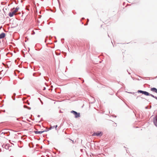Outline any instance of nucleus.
Returning <instances> with one entry per match:
<instances>
[{
    "label": "nucleus",
    "instance_id": "obj_1",
    "mask_svg": "<svg viewBox=\"0 0 157 157\" xmlns=\"http://www.w3.org/2000/svg\"><path fill=\"white\" fill-rule=\"evenodd\" d=\"M19 9V8L17 7L14 10H12V12L10 13V17L13 16L14 15H15L16 13L18 11Z\"/></svg>",
    "mask_w": 157,
    "mask_h": 157
},
{
    "label": "nucleus",
    "instance_id": "obj_2",
    "mask_svg": "<svg viewBox=\"0 0 157 157\" xmlns=\"http://www.w3.org/2000/svg\"><path fill=\"white\" fill-rule=\"evenodd\" d=\"M71 113H73L75 115V117L76 118H78L80 117V113H78L76 112L73 110H72Z\"/></svg>",
    "mask_w": 157,
    "mask_h": 157
},
{
    "label": "nucleus",
    "instance_id": "obj_3",
    "mask_svg": "<svg viewBox=\"0 0 157 157\" xmlns=\"http://www.w3.org/2000/svg\"><path fill=\"white\" fill-rule=\"evenodd\" d=\"M102 135V133L101 132H96L94 133L93 135V136H101Z\"/></svg>",
    "mask_w": 157,
    "mask_h": 157
},
{
    "label": "nucleus",
    "instance_id": "obj_4",
    "mask_svg": "<svg viewBox=\"0 0 157 157\" xmlns=\"http://www.w3.org/2000/svg\"><path fill=\"white\" fill-rule=\"evenodd\" d=\"M153 122L155 125L157 127V116L154 118Z\"/></svg>",
    "mask_w": 157,
    "mask_h": 157
},
{
    "label": "nucleus",
    "instance_id": "obj_5",
    "mask_svg": "<svg viewBox=\"0 0 157 157\" xmlns=\"http://www.w3.org/2000/svg\"><path fill=\"white\" fill-rule=\"evenodd\" d=\"M13 23L12 25V27L13 28L16 26L17 25V24L16 21H13Z\"/></svg>",
    "mask_w": 157,
    "mask_h": 157
},
{
    "label": "nucleus",
    "instance_id": "obj_6",
    "mask_svg": "<svg viewBox=\"0 0 157 157\" xmlns=\"http://www.w3.org/2000/svg\"><path fill=\"white\" fill-rule=\"evenodd\" d=\"M5 36V34L4 33H2L0 34V39L4 38Z\"/></svg>",
    "mask_w": 157,
    "mask_h": 157
},
{
    "label": "nucleus",
    "instance_id": "obj_7",
    "mask_svg": "<svg viewBox=\"0 0 157 157\" xmlns=\"http://www.w3.org/2000/svg\"><path fill=\"white\" fill-rule=\"evenodd\" d=\"M151 90L153 92L157 93V89L155 88H151Z\"/></svg>",
    "mask_w": 157,
    "mask_h": 157
},
{
    "label": "nucleus",
    "instance_id": "obj_8",
    "mask_svg": "<svg viewBox=\"0 0 157 157\" xmlns=\"http://www.w3.org/2000/svg\"><path fill=\"white\" fill-rule=\"evenodd\" d=\"M44 131H35V133L36 134H41L44 132Z\"/></svg>",
    "mask_w": 157,
    "mask_h": 157
},
{
    "label": "nucleus",
    "instance_id": "obj_9",
    "mask_svg": "<svg viewBox=\"0 0 157 157\" xmlns=\"http://www.w3.org/2000/svg\"><path fill=\"white\" fill-rule=\"evenodd\" d=\"M143 94L145 95L146 96H148L150 94L148 92H146V91H144V92L143 93Z\"/></svg>",
    "mask_w": 157,
    "mask_h": 157
},
{
    "label": "nucleus",
    "instance_id": "obj_10",
    "mask_svg": "<svg viewBox=\"0 0 157 157\" xmlns=\"http://www.w3.org/2000/svg\"><path fill=\"white\" fill-rule=\"evenodd\" d=\"M9 145H6L5 146V148L6 149H8L9 148Z\"/></svg>",
    "mask_w": 157,
    "mask_h": 157
},
{
    "label": "nucleus",
    "instance_id": "obj_11",
    "mask_svg": "<svg viewBox=\"0 0 157 157\" xmlns=\"http://www.w3.org/2000/svg\"><path fill=\"white\" fill-rule=\"evenodd\" d=\"M144 91H142V90H138V93H142V94H143Z\"/></svg>",
    "mask_w": 157,
    "mask_h": 157
},
{
    "label": "nucleus",
    "instance_id": "obj_12",
    "mask_svg": "<svg viewBox=\"0 0 157 157\" xmlns=\"http://www.w3.org/2000/svg\"><path fill=\"white\" fill-rule=\"evenodd\" d=\"M3 70H0V75L2 74L1 73L3 72Z\"/></svg>",
    "mask_w": 157,
    "mask_h": 157
},
{
    "label": "nucleus",
    "instance_id": "obj_13",
    "mask_svg": "<svg viewBox=\"0 0 157 157\" xmlns=\"http://www.w3.org/2000/svg\"><path fill=\"white\" fill-rule=\"evenodd\" d=\"M55 126H53V127H51V128H54V127Z\"/></svg>",
    "mask_w": 157,
    "mask_h": 157
},
{
    "label": "nucleus",
    "instance_id": "obj_14",
    "mask_svg": "<svg viewBox=\"0 0 157 157\" xmlns=\"http://www.w3.org/2000/svg\"><path fill=\"white\" fill-rule=\"evenodd\" d=\"M57 125H56V126H55V128H56H56H57Z\"/></svg>",
    "mask_w": 157,
    "mask_h": 157
},
{
    "label": "nucleus",
    "instance_id": "obj_15",
    "mask_svg": "<svg viewBox=\"0 0 157 157\" xmlns=\"http://www.w3.org/2000/svg\"><path fill=\"white\" fill-rule=\"evenodd\" d=\"M71 141H72V143L73 144H74V141L73 140H71Z\"/></svg>",
    "mask_w": 157,
    "mask_h": 157
},
{
    "label": "nucleus",
    "instance_id": "obj_16",
    "mask_svg": "<svg viewBox=\"0 0 157 157\" xmlns=\"http://www.w3.org/2000/svg\"><path fill=\"white\" fill-rule=\"evenodd\" d=\"M27 106L26 105H24V108H26V107H27Z\"/></svg>",
    "mask_w": 157,
    "mask_h": 157
},
{
    "label": "nucleus",
    "instance_id": "obj_17",
    "mask_svg": "<svg viewBox=\"0 0 157 157\" xmlns=\"http://www.w3.org/2000/svg\"><path fill=\"white\" fill-rule=\"evenodd\" d=\"M151 96H152L153 97H154V96H153V95H151Z\"/></svg>",
    "mask_w": 157,
    "mask_h": 157
},
{
    "label": "nucleus",
    "instance_id": "obj_18",
    "mask_svg": "<svg viewBox=\"0 0 157 157\" xmlns=\"http://www.w3.org/2000/svg\"><path fill=\"white\" fill-rule=\"evenodd\" d=\"M9 15L10 16V13H9Z\"/></svg>",
    "mask_w": 157,
    "mask_h": 157
},
{
    "label": "nucleus",
    "instance_id": "obj_19",
    "mask_svg": "<svg viewBox=\"0 0 157 157\" xmlns=\"http://www.w3.org/2000/svg\"><path fill=\"white\" fill-rule=\"evenodd\" d=\"M29 109H31V108H29Z\"/></svg>",
    "mask_w": 157,
    "mask_h": 157
},
{
    "label": "nucleus",
    "instance_id": "obj_20",
    "mask_svg": "<svg viewBox=\"0 0 157 157\" xmlns=\"http://www.w3.org/2000/svg\"><path fill=\"white\" fill-rule=\"evenodd\" d=\"M45 89V88H44V90Z\"/></svg>",
    "mask_w": 157,
    "mask_h": 157
},
{
    "label": "nucleus",
    "instance_id": "obj_21",
    "mask_svg": "<svg viewBox=\"0 0 157 157\" xmlns=\"http://www.w3.org/2000/svg\"><path fill=\"white\" fill-rule=\"evenodd\" d=\"M89 21V20L87 19V21Z\"/></svg>",
    "mask_w": 157,
    "mask_h": 157
}]
</instances>
